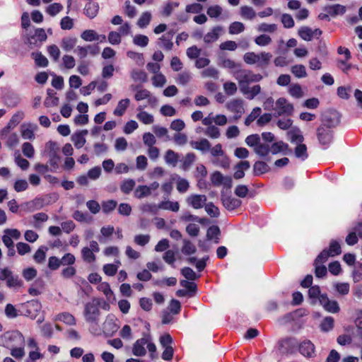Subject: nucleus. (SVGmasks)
I'll return each instance as SVG.
<instances>
[{
	"mask_svg": "<svg viewBox=\"0 0 362 362\" xmlns=\"http://www.w3.org/2000/svg\"><path fill=\"white\" fill-rule=\"evenodd\" d=\"M195 245L189 240H183V246L182 247V252L185 255H193L196 252Z\"/></svg>",
	"mask_w": 362,
	"mask_h": 362,
	"instance_id": "obj_57",
	"label": "nucleus"
},
{
	"mask_svg": "<svg viewBox=\"0 0 362 362\" xmlns=\"http://www.w3.org/2000/svg\"><path fill=\"white\" fill-rule=\"evenodd\" d=\"M158 45L165 50H171L173 47V43L172 42V35L170 36V33L168 36L162 35L158 39Z\"/></svg>",
	"mask_w": 362,
	"mask_h": 362,
	"instance_id": "obj_49",
	"label": "nucleus"
},
{
	"mask_svg": "<svg viewBox=\"0 0 362 362\" xmlns=\"http://www.w3.org/2000/svg\"><path fill=\"white\" fill-rule=\"evenodd\" d=\"M42 305L37 300H32L22 305L23 314L31 319H35L41 310Z\"/></svg>",
	"mask_w": 362,
	"mask_h": 362,
	"instance_id": "obj_11",
	"label": "nucleus"
},
{
	"mask_svg": "<svg viewBox=\"0 0 362 362\" xmlns=\"http://www.w3.org/2000/svg\"><path fill=\"white\" fill-rule=\"evenodd\" d=\"M74 52L78 56L80 59H85L88 55L95 57L100 52V47L98 44H90L85 46H77Z\"/></svg>",
	"mask_w": 362,
	"mask_h": 362,
	"instance_id": "obj_8",
	"label": "nucleus"
},
{
	"mask_svg": "<svg viewBox=\"0 0 362 362\" xmlns=\"http://www.w3.org/2000/svg\"><path fill=\"white\" fill-rule=\"evenodd\" d=\"M191 146L202 153L208 152L210 149L211 144L206 139H202L199 141H191Z\"/></svg>",
	"mask_w": 362,
	"mask_h": 362,
	"instance_id": "obj_27",
	"label": "nucleus"
},
{
	"mask_svg": "<svg viewBox=\"0 0 362 362\" xmlns=\"http://www.w3.org/2000/svg\"><path fill=\"white\" fill-rule=\"evenodd\" d=\"M88 134V130H82L72 135V141L76 148H82L86 144L85 136Z\"/></svg>",
	"mask_w": 362,
	"mask_h": 362,
	"instance_id": "obj_32",
	"label": "nucleus"
},
{
	"mask_svg": "<svg viewBox=\"0 0 362 362\" xmlns=\"http://www.w3.org/2000/svg\"><path fill=\"white\" fill-rule=\"evenodd\" d=\"M160 209L169 210L177 212L180 209V204L177 202H171L169 200L162 201L159 203Z\"/></svg>",
	"mask_w": 362,
	"mask_h": 362,
	"instance_id": "obj_40",
	"label": "nucleus"
},
{
	"mask_svg": "<svg viewBox=\"0 0 362 362\" xmlns=\"http://www.w3.org/2000/svg\"><path fill=\"white\" fill-rule=\"evenodd\" d=\"M24 118V112L22 111L17 112L14 114L10 121L8 122L7 126L13 129L16 127Z\"/></svg>",
	"mask_w": 362,
	"mask_h": 362,
	"instance_id": "obj_64",
	"label": "nucleus"
},
{
	"mask_svg": "<svg viewBox=\"0 0 362 362\" xmlns=\"http://www.w3.org/2000/svg\"><path fill=\"white\" fill-rule=\"evenodd\" d=\"M31 55L35 60L36 66L39 67L47 66L48 60L40 52H33Z\"/></svg>",
	"mask_w": 362,
	"mask_h": 362,
	"instance_id": "obj_50",
	"label": "nucleus"
},
{
	"mask_svg": "<svg viewBox=\"0 0 362 362\" xmlns=\"http://www.w3.org/2000/svg\"><path fill=\"white\" fill-rule=\"evenodd\" d=\"M250 168V164L247 160H243L238 163L234 168V178L236 180H239L244 177L245 171L247 170Z\"/></svg>",
	"mask_w": 362,
	"mask_h": 362,
	"instance_id": "obj_26",
	"label": "nucleus"
},
{
	"mask_svg": "<svg viewBox=\"0 0 362 362\" xmlns=\"http://www.w3.org/2000/svg\"><path fill=\"white\" fill-rule=\"evenodd\" d=\"M324 294L321 293L320 288L318 286H313L310 287L308 290V296L311 300V303L315 304L317 301L320 303V298Z\"/></svg>",
	"mask_w": 362,
	"mask_h": 362,
	"instance_id": "obj_36",
	"label": "nucleus"
},
{
	"mask_svg": "<svg viewBox=\"0 0 362 362\" xmlns=\"http://www.w3.org/2000/svg\"><path fill=\"white\" fill-rule=\"evenodd\" d=\"M131 89L134 90H136L134 95V99L136 101H141L143 100H147V98L150 96L151 92L145 88H141L139 86H131Z\"/></svg>",
	"mask_w": 362,
	"mask_h": 362,
	"instance_id": "obj_35",
	"label": "nucleus"
},
{
	"mask_svg": "<svg viewBox=\"0 0 362 362\" xmlns=\"http://www.w3.org/2000/svg\"><path fill=\"white\" fill-rule=\"evenodd\" d=\"M270 148L272 154H278L280 153L287 154V151H290L288 150V145L282 141L273 143L271 144Z\"/></svg>",
	"mask_w": 362,
	"mask_h": 362,
	"instance_id": "obj_30",
	"label": "nucleus"
},
{
	"mask_svg": "<svg viewBox=\"0 0 362 362\" xmlns=\"http://www.w3.org/2000/svg\"><path fill=\"white\" fill-rule=\"evenodd\" d=\"M272 57V55L270 52H248L243 55V60L247 64L256 65L258 68L264 69L269 65Z\"/></svg>",
	"mask_w": 362,
	"mask_h": 362,
	"instance_id": "obj_2",
	"label": "nucleus"
},
{
	"mask_svg": "<svg viewBox=\"0 0 362 362\" xmlns=\"http://www.w3.org/2000/svg\"><path fill=\"white\" fill-rule=\"evenodd\" d=\"M220 229L217 226H210L206 232L207 240H214L215 243H218Z\"/></svg>",
	"mask_w": 362,
	"mask_h": 362,
	"instance_id": "obj_44",
	"label": "nucleus"
},
{
	"mask_svg": "<svg viewBox=\"0 0 362 362\" xmlns=\"http://www.w3.org/2000/svg\"><path fill=\"white\" fill-rule=\"evenodd\" d=\"M226 109L234 114L233 119H239L245 112L244 101L240 98L233 99L226 104Z\"/></svg>",
	"mask_w": 362,
	"mask_h": 362,
	"instance_id": "obj_7",
	"label": "nucleus"
},
{
	"mask_svg": "<svg viewBox=\"0 0 362 362\" xmlns=\"http://www.w3.org/2000/svg\"><path fill=\"white\" fill-rule=\"evenodd\" d=\"M100 251V247L97 241L91 240L89 247H84L81 250V257L83 260L88 264L93 263L96 260L95 253Z\"/></svg>",
	"mask_w": 362,
	"mask_h": 362,
	"instance_id": "obj_6",
	"label": "nucleus"
},
{
	"mask_svg": "<svg viewBox=\"0 0 362 362\" xmlns=\"http://www.w3.org/2000/svg\"><path fill=\"white\" fill-rule=\"evenodd\" d=\"M294 154L297 158L302 161L306 160L308 157L306 145L303 143L297 144L294 149Z\"/></svg>",
	"mask_w": 362,
	"mask_h": 362,
	"instance_id": "obj_37",
	"label": "nucleus"
},
{
	"mask_svg": "<svg viewBox=\"0 0 362 362\" xmlns=\"http://www.w3.org/2000/svg\"><path fill=\"white\" fill-rule=\"evenodd\" d=\"M291 71L298 78H305L307 76L305 67L302 64H296L291 66Z\"/></svg>",
	"mask_w": 362,
	"mask_h": 362,
	"instance_id": "obj_58",
	"label": "nucleus"
},
{
	"mask_svg": "<svg viewBox=\"0 0 362 362\" xmlns=\"http://www.w3.org/2000/svg\"><path fill=\"white\" fill-rule=\"evenodd\" d=\"M81 37L86 42H93L100 40L99 35L93 30H86L81 34Z\"/></svg>",
	"mask_w": 362,
	"mask_h": 362,
	"instance_id": "obj_47",
	"label": "nucleus"
},
{
	"mask_svg": "<svg viewBox=\"0 0 362 362\" xmlns=\"http://www.w3.org/2000/svg\"><path fill=\"white\" fill-rule=\"evenodd\" d=\"M196 160V156L194 153H188L185 155V158L182 160L180 168L184 170L187 171L192 166Z\"/></svg>",
	"mask_w": 362,
	"mask_h": 362,
	"instance_id": "obj_43",
	"label": "nucleus"
},
{
	"mask_svg": "<svg viewBox=\"0 0 362 362\" xmlns=\"http://www.w3.org/2000/svg\"><path fill=\"white\" fill-rule=\"evenodd\" d=\"M207 198L204 194H191L186 202L187 204L194 209H199L204 207L206 204Z\"/></svg>",
	"mask_w": 362,
	"mask_h": 362,
	"instance_id": "obj_16",
	"label": "nucleus"
},
{
	"mask_svg": "<svg viewBox=\"0 0 362 362\" xmlns=\"http://www.w3.org/2000/svg\"><path fill=\"white\" fill-rule=\"evenodd\" d=\"M63 5L60 3H53L45 8V12L52 17L57 16L63 10Z\"/></svg>",
	"mask_w": 362,
	"mask_h": 362,
	"instance_id": "obj_51",
	"label": "nucleus"
},
{
	"mask_svg": "<svg viewBox=\"0 0 362 362\" xmlns=\"http://www.w3.org/2000/svg\"><path fill=\"white\" fill-rule=\"evenodd\" d=\"M151 194L148 185H139L134 191V197L139 199L147 197Z\"/></svg>",
	"mask_w": 362,
	"mask_h": 362,
	"instance_id": "obj_55",
	"label": "nucleus"
},
{
	"mask_svg": "<svg viewBox=\"0 0 362 362\" xmlns=\"http://www.w3.org/2000/svg\"><path fill=\"white\" fill-rule=\"evenodd\" d=\"M57 320L63 322L68 325H76V319L73 315L69 313H62L57 316Z\"/></svg>",
	"mask_w": 362,
	"mask_h": 362,
	"instance_id": "obj_53",
	"label": "nucleus"
},
{
	"mask_svg": "<svg viewBox=\"0 0 362 362\" xmlns=\"http://www.w3.org/2000/svg\"><path fill=\"white\" fill-rule=\"evenodd\" d=\"M245 30V25L243 23L235 21L229 25L228 32L230 35H238Z\"/></svg>",
	"mask_w": 362,
	"mask_h": 362,
	"instance_id": "obj_60",
	"label": "nucleus"
},
{
	"mask_svg": "<svg viewBox=\"0 0 362 362\" xmlns=\"http://www.w3.org/2000/svg\"><path fill=\"white\" fill-rule=\"evenodd\" d=\"M287 135L288 139L292 144H299L304 141L303 135L300 129L298 127H293L288 131Z\"/></svg>",
	"mask_w": 362,
	"mask_h": 362,
	"instance_id": "obj_25",
	"label": "nucleus"
},
{
	"mask_svg": "<svg viewBox=\"0 0 362 362\" xmlns=\"http://www.w3.org/2000/svg\"><path fill=\"white\" fill-rule=\"evenodd\" d=\"M299 352L305 357L313 358L315 356V346L310 340H304L298 346Z\"/></svg>",
	"mask_w": 362,
	"mask_h": 362,
	"instance_id": "obj_17",
	"label": "nucleus"
},
{
	"mask_svg": "<svg viewBox=\"0 0 362 362\" xmlns=\"http://www.w3.org/2000/svg\"><path fill=\"white\" fill-rule=\"evenodd\" d=\"M37 126L31 123H23L21 126V134L24 139L33 140Z\"/></svg>",
	"mask_w": 362,
	"mask_h": 362,
	"instance_id": "obj_21",
	"label": "nucleus"
},
{
	"mask_svg": "<svg viewBox=\"0 0 362 362\" xmlns=\"http://www.w3.org/2000/svg\"><path fill=\"white\" fill-rule=\"evenodd\" d=\"M5 337L8 342L7 348L11 351V355L16 359H22L25 356V338L18 331L7 333Z\"/></svg>",
	"mask_w": 362,
	"mask_h": 362,
	"instance_id": "obj_1",
	"label": "nucleus"
},
{
	"mask_svg": "<svg viewBox=\"0 0 362 362\" xmlns=\"http://www.w3.org/2000/svg\"><path fill=\"white\" fill-rule=\"evenodd\" d=\"M33 226L35 228L40 229L42 228V223L46 222L48 220V216L43 212L35 214L33 216Z\"/></svg>",
	"mask_w": 362,
	"mask_h": 362,
	"instance_id": "obj_48",
	"label": "nucleus"
},
{
	"mask_svg": "<svg viewBox=\"0 0 362 362\" xmlns=\"http://www.w3.org/2000/svg\"><path fill=\"white\" fill-rule=\"evenodd\" d=\"M223 33V28L221 25H216L213 27L210 31H209L203 37V40L206 44L213 43L218 40L219 37Z\"/></svg>",
	"mask_w": 362,
	"mask_h": 362,
	"instance_id": "obj_18",
	"label": "nucleus"
},
{
	"mask_svg": "<svg viewBox=\"0 0 362 362\" xmlns=\"http://www.w3.org/2000/svg\"><path fill=\"white\" fill-rule=\"evenodd\" d=\"M47 34L43 28H37L35 33L27 37L26 44L30 48L33 49L41 46L42 43L46 41Z\"/></svg>",
	"mask_w": 362,
	"mask_h": 362,
	"instance_id": "obj_10",
	"label": "nucleus"
},
{
	"mask_svg": "<svg viewBox=\"0 0 362 362\" xmlns=\"http://www.w3.org/2000/svg\"><path fill=\"white\" fill-rule=\"evenodd\" d=\"M179 158L180 155L171 149L167 150L164 156L165 163L172 167L177 165Z\"/></svg>",
	"mask_w": 362,
	"mask_h": 362,
	"instance_id": "obj_29",
	"label": "nucleus"
},
{
	"mask_svg": "<svg viewBox=\"0 0 362 362\" xmlns=\"http://www.w3.org/2000/svg\"><path fill=\"white\" fill-rule=\"evenodd\" d=\"M180 5V3L177 1H168L167 2L164 6L163 7L161 14L163 16L168 17L171 15L173 10L178 7Z\"/></svg>",
	"mask_w": 362,
	"mask_h": 362,
	"instance_id": "obj_56",
	"label": "nucleus"
},
{
	"mask_svg": "<svg viewBox=\"0 0 362 362\" xmlns=\"http://www.w3.org/2000/svg\"><path fill=\"white\" fill-rule=\"evenodd\" d=\"M100 300L99 298H93L90 302L85 304L83 315L86 322L91 324H98L100 314Z\"/></svg>",
	"mask_w": 362,
	"mask_h": 362,
	"instance_id": "obj_3",
	"label": "nucleus"
},
{
	"mask_svg": "<svg viewBox=\"0 0 362 362\" xmlns=\"http://www.w3.org/2000/svg\"><path fill=\"white\" fill-rule=\"evenodd\" d=\"M48 250L47 247L40 246L33 255L34 261L37 264H42L45 262L46 258V252Z\"/></svg>",
	"mask_w": 362,
	"mask_h": 362,
	"instance_id": "obj_45",
	"label": "nucleus"
},
{
	"mask_svg": "<svg viewBox=\"0 0 362 362\" xmlns=\"http://www.w3.org/2000/svg\"><path fill=\"white\" fill-rule=\"evenodd\" d=\"M270 146L269 144L260 141L257 146L254 149V151L260 157H265L271 152Z\"/></svg>",
	"mask_w": 362,
	"mask_h": 362,
	"instance_id": "obj_38",
	"label": "nucleus"
},
{
	"mask_svg": "<svg viewBox=\"0 0 362 362\" xmlns=\"http://www.w3.org/2000/svg\"><path fill=\"white\" fill-rule=\"evenodd\" d=\"M240 92L248 99H254L261 92V87L259 85H255L252 87L245 88L244 90H241Z\"/></svg>",
	"mask_w": 362,
	"mask_h": 362,
	"instance_id": "obj_33",
	"label": "nucleus"
},
{
	"mask_svg": "<svg viewBox=\"0 0 362 362\" xmlns=\"http://www.w3.org/2000/svg\"><path fill=\"white\" fill-rule=\"evenodd\" d=\"M117 319L113 315H108L103 323L104 332L109 335H112L118 329V325L116 323Z\"/></svg>",
	"mask_w": 362,
	"mask_h": 362,
	"instance_id": "obj_22",
	"label": "nucleus"
},
{
	"mask_svg": "<svg viewBox=\"0 0 362 362\" xmlns=\"http://www.w3.org/2000/svg\"><path fill=\"white\" fill-rule=\"evenodd\" d=\"M240 16L243 19L245 20H253L256 16V12L255 10L248 6H243L240 9Z\"/></svg>",
	"mask_w": 362,
	"mask_h": 362,
	"instance_id": "obj_41",
	"label": "nucleus"
},
{
	"mask_svg": "<svg viewBox=\"0 0 362 362\" xmlns=\"http://www.w3.org/2000/svg\"><path fill=\"white\" fill-rule=\"evenodd\" d=\"M47 92V97L45 100V105L47 107L57 105L59 98L56 96V93L52 89H48Z\"/></svg>",
	"mask_w": 362,
	"mask_h": 362,
	"instance_id": "obj_42",
	"label": "nucleus"
},
{
	"mask_svg": "<svg viewBox=\"0 0 362 362\" xmlns=\"http://www.w3.org/2000/svg\"><path fill=\"white\" fill-rule=\"evenodd\" d=\"M233 77L238 81L240 90H244L251 83V71L238 69L233 74Z\"/></svg>",
	"mask_w": 362,
	"mask_h": 362,
	"instance_id": "obj_12",
	"label": "nucleus"
},
{
	"mask_svg": "<svg viewBox=\"0 0 362 362\" xmlns=\"http://www.w3.org/2000/svg\"><path fill=\"white\" fill-rule=\"evenodd\" d=\"M324 11L328 13L331 17L334 18L337 16L344 15L346 11V7L339 4H336L325 6Z\"/></svg>",
	"mask_w": 362,
	"mask_h": 362,
	"instance_id": "obj_23",
	"label": "nucleus"
},
{
	"mask_svg": "<svg viewBox=\"0 0 362 362\" xmlns=\"http://www.w3.org/2000/svg\"><path fill=\"white\" fill-rule=\"evenodd\" d=\"M148 343L147 335L137 339L133 345L132 353L136 356H144L146 354V344Z\"/></svg>",
	"mask_w": 362,
	"mask_h": 362,
	"instance_id": "obj_20",
	"label": "nucleus"
},
{
	"mask_svg": "<svg viewBox=\"0 0 362 362\" xmlns=\"http://www.w3.org/2000/svg\"><path fill=\"white\" fill-rule=\"evenodd\" d=\"M221 200L223 206L228 211H233L240 207L242 204V201L239 199L233 197L230 195H227L223 192L221 193Z\"/></svg>",
	"mask_w": 362,
	"mask_h": 362,
	"instance_id": "obj_15",
	"label": "nucleus"
},
{
	"mask_svg": "<svg viewBox=\"0 0 362 362\" xmlns=\"http://www.w3.org/2000/svg\"><path fill=\"white\" fill-rule=\"evenodd\" d=\"M299 37L305 41H311L314 37L318 39L322 34L320 28L313 30L308 26H301L298 31Z\"/></svg>",
	"mask_w": 362,
	"mask_h": 362,
	"instance_id": "obj_13",
	"label": "nucleus"
},
{
	"mask_svg": "<svg viewBox=\"0 0 362 362\" xmlns=\"http://www.w3.org/2000/svg\"><path fill=\"white\" fill-rule=\"evenodd\" d=\"M59 152L60 148L57 142L49 141L46 143L43 153L49 158L48 163L54 169L58 168L61 161Z\"/></svg>",
	"mask_w": 362,
	"mask_h": 362,
	"instance_id": "obj_4",
	"label": "nucleus"
},
{
	"mask_svg": "<svg viewBox=\"0 0 362 362\" xmlns=\"http://www.w3.org/2000/svg\"><path fill=\"white\" fill-rule=\"evenodd\" d=\"M320 303L329 313H337L340 310L338 303L334 300H329L327 294L321 296Z\"/></svg>",
	"mask_w": 362,
	"mask_h": 362,
	"instance_id": "obj_19",
	"label": "nucleus"
},
{
	"mask_svg": "<svg viewBox=\"0 0 362 362\" xmlns=\"http://www.w3.org/2000/svg\"><path fill=\"white\" fill-rule=\"evenodd\" d=\"M136 118L144 124H152L154 121L153 116L146 111H141L137 113Z\"/></svg>",
	"mask_w": 362,
	"mask_h": 362,
	"instance_id": "obj_59",
	"label": "nucleus"
},
{
	"mask_svg": "<svg viewBox=\"0 0 362 362\" xmlns=\"http://www.w3.org/2000/svg\"><path fill=\"white\" fill-rule=\"evenodd\" d=\"M129 105L130 100L129 98H124L119 100L115 109L113 111V114L115 116L122 117L125 113Z\"/></svg>",
	"mask_w": 362,
	"mask_h": 362,
	"instance_id": "obj_31",
	"label": "nucleus"
},
{
	"mask_svg": "<svg viewBox=\"0 0 362 362\" xmlns=\"http://www.w3.org/2000/svg\"><path fill=\"white\" fill-rule=\"evenodd\" d=\"M130 76L132 80L135 82L144 83L148 81L147 74L145 71L137 69H133L130 71Z\"/></svg>",
	"mask_w": 362,
	"mask_h": 362,
	"instance_id": "obj_34",
	"label": "nucleus"
},
{
	"mask_svg": "<svg viewBox=\"0 0 362 362\" xmlns=\"http://www.w3.org/2000/svg\"><path fill=\"white\" fill-rule=\"evenodd\" d=\"M293 105L285 98H279L275 103L274 110L276 116H291L293 112Z\"/></svg>",
	"mask_w": 362,
	"mask_h": 362,
	"instance_id": "obj_9",
	"label": "nucleus"
},
{
	"mask_svg": "<svg viewBox=\"0 0 362 362\" xmlns=\"http://www.w3.org/2000/svg\"><path fill=\"white\" fill-rule=\"evenodd\" d=\"M136 185L133 179H126L123 180L120 185L121 191L126 194H129Z\"/></svg>",
	"mask_w": 362,
	"mask_h": 362,
	"instance_id": "obj_54",
	"label": "nucleus"
},
{
	"mask_svg": "<svg viewBox=\"0 0 362 362\" xmlns=\"http://www.w3.org/2000/svg\"><path fill=\"white\" fill-rule=\"evenodd\" d=\"M331 257L339 255L341 252V245L338 241L332 240L329 243V250H327Z\"/></svg>",
	"mask_w": 362,
	"mask_h": 362,
	"instance_id": "obj_63",
	"label": "nucleus"
},
{
	"mask_svg": "<svg viewBox=\"0 0 362 362\" xmlns=\"http://www.w3.org/2000/svg\"><path fill=\"white\" fill-rule=\"evenodd\" d=\"M317 136L320 144L324 146V149L327 148L332 141V132L327 127L321 126L318 127Z\"/></svg>",
	"mask_w": 362,
	"mask_h": 362,
	"instance_id": "obj_14",
	"label": "nucleus"
},
{
	"mask_svg": "<svg viewBox=\"0 0 362 362\" xmlns=\"http://www.w3.org/2000/svg\"><path fill=\"white\" fill-rule=\"evenodd\" d=\"M99 4L95 1H88L86 4L83 8V13L90 19H93L97 16L99 11Z\"/></svg>",
	"mask_w": 362,
	"mask_h": 362,
	"instance_id": "obj_24",
	"label": "nucleus"
},
{
	"mask_svg": "<svg viewBox=\"0 0 362 362\" xmlns=\"http://www.w3.org/2000/svg\"><path fill=\"white\" fill-rule=\"evenodd\" d=\"M115 231V228L112 226H103L100 228L101 235L98 237V240L101 243H105L107 238L110 237Z\"/></svg>",
	"mask_w": 362,
	"mask_h": 362,
	"instance_id": "obj_39",
	"label": "nucleus"
},
{
	"mask_svg": "<svg viewBox=\"0 0 362 362\" xmlns=\"http://www.w3.org/2000/svg\"><path fill=\"white\" fill-rule=\"evenodd\" d=\"M77 39L74 37H64L62 40V48L66 51L69 52L76 45Z\"/></svg>",
	"mask_w": 362,
	"mask_h": 362,
	"instance_id": "obj_46",
	"label": "nucleus"
},
{
	"mask_svg": "<svg viewBox=\"0 0 362 362\" xmlns=\"http://www.w3.org/2000/svg\"><path fill=\"white\" fill-rule=\"evenodd\" d=\"M0 280L6 281V286L13 289H18L23 286V281L18 275H14L8 268L0 269Z\"/></svg>",
	"mask_w": 362,
	"mask_h": 362,
	"instance_id": "obj_5",
	"label": "nucleus"
},
{
	"mask_svg": "<svg viewBox=\"0 0 362 362\" xmlns=\"http://www.w3.org/2000/svg\"><path fill=\"white\" fill-rule=\"evenodd\" d=\"M269 170V165L264 161H257L253 165V170L255 175H259L268 172Z\"/></svg>",
	"mask_w": 362,
	"mask_h": 362,
	"instance_id": "obj_52",
	"label": "nucleus"
},
{
	"mask_svg": "<svg viewBox=\"0 0 362 362\" xmlns=\"http://www.w3.org/2000/svg\"><path fill=\"white\" fill-rule=\"evenodd\" d=\"M211 162L214 165L223 169H227L230 166V160L226 153L211 158Z\"/></svg>",
	"mask_w": 362,
	"mask_h": 362,
	"instance_id": "obj_28",
	"label": "nucleus"
},
{
	"mask_svg": "<svg viewBox=\"0 0 362 362\" xmlns=\"http://www.w3.org/2000/svg\"><path fill=\"white\" fill-rule=\"evenodd\" d=\"M182 275L187 279V281H194L200 277V275L197 274L192 269L185 267L181 269Z\"/></svg>",
	"mask_w": 362,
	"mask_h": 362,
	"instance_id": "obj_61",
	"label": "nucleus"
},
{
	"mask_svg": "<svg viewBox=\"0 0 362 362\" xmlns=\"http://www.w3.org/2000/svg\"><path fill=\"white\" fill-rule=\"evenodd\" d=\"M151 14L148 11L144 12L137 21V25L141 28H146L151 22Z\"/></svg>",
	"mask_w": 362,
	"mask_h": 362,
	"instance_id": "obj_62",
	"label": "nucleus"
}]
</instances>
